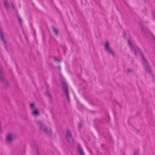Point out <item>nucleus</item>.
<instances>
[{
    "label": "nucleus",
    "instance_id": "1",
    "mask_svg": "<svg viewBox=\"0 0 155 155\" xmlns=\"http://www.w3.org/2000/svg\"><path fill=\"white\" fill-rule=\"evenodd\" d=\"M128 42L132 51H134L136 56L137 55V53L139 52L141 54L142 60H143V65L145 67V70L150 74H151L152 71L150 68L149 67L147 60L144 57V56L140 49L137 46L133 44L132 41L130 39L128 40Z\"/></svg>",
    "mask_w": 155,
    "mask_h": 155
},
{
    "label": "nucleus",
    "instance_id": "2",
    "mask_svg": "<svg viewBox=\"0 0 155 155\" xmlns=\"http://www.w3.org/2000/svg\"><path fill=\"white\" fill-rule=\"evenodd\" d=\"M62 84V88L63 92L67 95V97L68 100L69 101V92L68 90V86L66 82L64 81H61Z\"/></svg>",
    "mask_w": 155,
    "mask_h": 155
},
{
    "label": "nucleus",
    "instance_id": "3",
    "mask_svg": "<svg viewBox=\"0 0 155 155\" xmlns=\"http://www.w3.org/2000/svg\"><path fill=\"white\" fill-rule=\"evenodd\" d=\"M38 126L39 127L43 130L47 134L50 135L52 134V132L51 130H47V127L42 124V123L40 121H37L36 122Z\"/></svg>",
    "mask_w": 155,
    "mask_h": 155
},
{
    "label": "nucleus",
    "instance_id": "4",
    "mask_svg": "<svg viewBox=\"0 0 155 155\" xmlns=\"http://www.w3.org/2000/svg\"><path fill=\"white\" fill-rule=\"evenodd\" d=\"M66 138L69 143H73V140L70 131L68 130L67 131Z\"/></svg>",
    "mask_w": 155,
    "mask_h": 155
},
{
    "label": "nucleus",
    "instance_id": "5",
    "mask_svg": "<svg viewBox=\"0 0 155 155\" xmlns=\"http://www.w3.org/2000/svg\"><path fill=\"white\" fill-rule=\"evenodd\" d=\"M104 47L105 50H107L108 53H110L113 56H114V53L110 47L108 42L107 41L106 42L104 45Z\"/></svg>",
    "mask_w": 155,
    "mask_h": 155
},
{
    "label": "nucleus",
    "instance_id": "6",
    "mask_svg": "<svg viewBox=\"0 0 155 155\" xmlns=\"http://www.w3.org/2000/svg\"><path fill=\"white\" fill-rule=\"evenodd\" d=\"M16 137V135L14 134H8L7 136L6 141L8 142H11Z\"/></svg>",
    "mask_w": 155,
    "mask_h": 155
},
{
    "label": "nucleus",
    "instance_id": "7",
    "mask_svg": "<svg viewBox=\"0 0 155 155\" xmlns=\"http://www.w3.org/2000/svg\"><path fill=\"white\" fill-rule=\"evenodd\" d=\"M78 150L80 155H85L82 148L80 144H78Z\"/></svg>",
    "mask_w": 155,
    "mask_h": 155
},
{
    "label": "nucleus",
    "instance_id": "8",
    "mask_svg": "<svg viewBox=\"0 0 155 155\" xmlns=\"http://www.w3.org/2000/svg\"><path fill=\"white\" fill-rule=\"evenodd\" d=\"M0 36L1 38V39L2 41V42L3 44L5 45V39L3 37V34L1 32V31H0Z\"/></svg>",
    "mask_w": 155,
    "mask_h": 155
},
{
    "label": "nucleus",
    "instance_id": "9",
    "mask_svg": "<svg viewBox=\"0 0 155 155\" xmlns=\"http://www.w3.org/2000/svg\"><path fill=\"white\" fill-rule=\"evenodd\" d=\"M52 30L56 35H59V32L58 29L54 27H53Z\"/></svg>",
    "mask_w": 155,
    "mask_h": 155
},
{
    "label": "nucleus",
    "instance_id": "10",
    "mask_svg": "<svg viewBox=\"0 0 155 155\" xmlns=\"http://www.w3.org/2000/svg\"><path fill=\"white\" fill-rule=\"evenodd\" d=\"M32 115L36 116H37L39 114V112H38L37 110H34L32 113Z\"/></svg>",
    "mask_w": 155,
    "mask_h": 155
},
{
    "label": "nucleus",
    "instance_id": "11",
    "mask_svg": "<svg viewBox=\"0 0 155 155\" xmlns=\"http://www.w3.org/2000/svg\"><path fill=\"white\" fill-rule=\"evenodd\" d=\"M3 72L2 69L0 68V78L1 81L2 82L4 81V78L3 76L2 75V74Z\"/></svg>",
    "mask_w": 155,
    "mask_h": 155
},
{
    "label": "nucleus",
    "instance_id": "12",
    "mask_svg": "<svg viewBox=\"0 0 155 155\" xmlns=\"http://www.w3.org/2000/svg\"><path fill=\"white\" fill-rule=\"evenodd\" d=\"M35 105L34 103H32L30 104V108L32 110H34L35 109Z\"/></svg>",
    "mask_w": 155,
    "mask_h": 155
},
{
    "label": "nucleus",
    "instance_id": "13",
    "mask_svg": "<svg viewBox=\"0 0 155 155\" xmlns=\"http://www.w3.org/2000/svg\"><path fill=\"white\" fill-rule=\"evenodd\" d=\"M45 95L48 96L51 99L52 98V97L51 96V94L49 93V92L48 91H46L45 92Z\"/></svg>",
    "mask_w": 155,
    "mask_h": 155
},
{
    "label": "nucleus",
    "instance_id": "14",
    "mask_svg": "<svg viewBox=\"0 0 155 155\" xmlns=\"http://www.w3.org/2000/svg\"><path fill=\"white\" fill-rule=\"evenodd\" d=\"M3 3H4L6 9H7L8 7V3L7 1L6 0H4L3 1Z\"/></svg>",
    "mask_w": 155,
    "mask_h": 155
},
{
    "label": "nucleus",
    "instance_id": "15",
    "mask_svg": "<svg viewBox=\"0 0 155 155\" xmlns=\"http://www.w3.org/2000/svg\"><path fill=\"white\" fill-rule=\"evenodd\" d=\"M139 152V151L138 150H136L134 151V155H138Z\"/></svg>",
    "mask_w": 155,
    "mask_h": 155
},
{
    "label": "nucleus",
    "instance_id": "16",
    "mask_svg": "<svg viewBox=\"0 0 155 155\" xmlns=\"http://www.w3.org/2000/svg\"><path fill=\"white\" fill-rule=\"evenodd\" d=\"M18 19L19 22H20V24H21L22 22V19L19 17H18Z\"/></svg>",
    "mask_w": 155,
    "mask_h": 155
},
{
    "label": "nucleus",
    "instance_id": "17",
    "mask_svg": "<svg viewBox=\"0 0 155 155\" xmlns=\"http://www.w3.org/2000/svg\"><path fill=\"white\" fill-rule=\"evenodd\" d=\"M54 59L56 61L58 62L60 61V60L56 57H54Z\"/></svg>",
    "mask_w": 155,
    "mask_h": 155
},
{
    "label": "nucleus",
    "instance_id": "18",
    "mask_svg": "<svg viewBox=\"0 0 155 155\" xmlns=\"http://www.w3.org/2000/svg\"><path fill=\"white\" fill-rule=\"evenodd\" d=\"M82 127V124L81 123H79L78 124V127L79 128L81 127Z\"/></svg>",
    "mask_w": 155,
    "mask_h": 155
},
{
    "label": "nucleus",
    "instance_id": "19",
    "mask_svg": "<svg viewBox=\"0 0 155 155\" xmlns=\"http://www.w3.org/2000/svg\"><path fill=\"white\" fill-rule=\"evenodd\" d=\"M36 152L37 153V155H39V151L37 149H36Z\"/></svg>",
    "mask_w": 155,
    "mask_h": 155
},
{
    "label": "nucleus",
    "instance_id": "20",
    "mask_svg": "<svg viewBox=\"0 0 155 155\" xmlns=\"http://www.w3.org/2000/svg\"><path fill=\"white\" fill-rule=\"evenodd\" d=\"M141 29L143 31V33H145V31L144 30V28H143V27L142 26L141 27Z\"/></svg>",
    "mask_w": 155,
    "mask_h": 155
},
{
    "label": "nucleus",
    "instance_id": "21",
    "mask_svg": "<svg viewBox=\"0 0 155 155\" xmlns=\"http://www.w3.org/2000/svg\"><path fill=\"white\" fill-rule=\"evenodd\" d=\"M133 71V70L132 69H128V72H131V71Z\"/></svg>",
    "mask_w": 155,
    "mask_h": 155
},
{
    "label": "nucleus",
    "instance_id": "22",
    "mask_svg": "<svg viewBox=\"0 0 155 155\" xmlns=\"http://www.w3.org/2000/svg\"><path fill=\"white\" fill-rule=\"evenodd\" d=\"M11 5H12V8H13V9H14V5H13V4H12Z\"/></svg>",
    "mask_w": 155,
    "mask_h": 155
},
{
    "label": "nucleus",
    "instance_id": "23",
    "mask_svg": "<svg viewBox=\"0 0 155 155\" xmlns=\"http://www.w3.org/2000/svg\"><path fill=\"white\" fill-rule=\"evenodd\" d=\"M6 85H8V84H9V83H8V82H6Z\"/></svg>",
    "mask_w": 155,
    "mask_h": 155
},
{
    "label": "nucleus",
    "instance_id": "24",
    "mask_svg": "<svg viewBox=\"0 0 155 155\" xmlns=\"http://www.w3.org/2000/svg\"><path fill=\"white\" fill-rule=\"evenodd\" d=\"M137 130V132H139V131H138V130Z\"/></svg>",
    "mask_w": 155,
    "mask_h": 155
},
{
    "label": "nucleus",
    "instance_id": "25",
    "mask_svg": "<svg viewBox=\"0 0 155 155\" xmlns=\"http://www.w3.org/2000/svg\"><path fill=\"white\" fill-rule=\"evenodd\" d=\"M5 48H6V46H5Z\"/></svg>",
    "mask_w": 155,
    "mask_h": 155
}]
</instances>
